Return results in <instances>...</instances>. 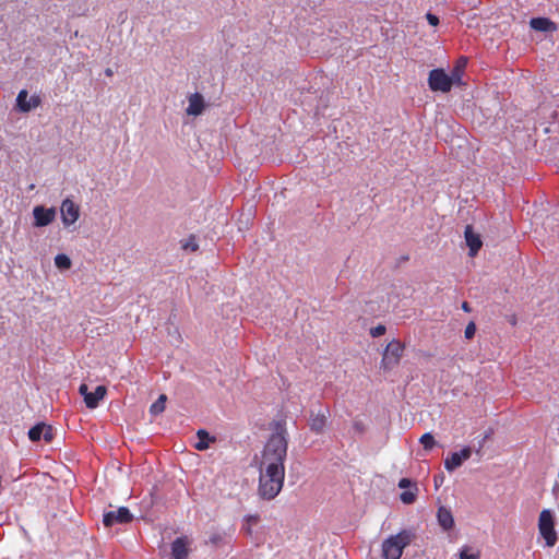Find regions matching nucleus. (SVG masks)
Wrapping results in <instances>:
<instances>
[{
    "label": "nucleus",
    "instance_id": "a211bd4d",
    "mask_svg": "<svg viewBox=\"0 0 559 559\" xmlns=\"http://www.w3.org/2000/svg\"><path fill=\"white\" fill-rule=\"evenodd\" d=\"M197 436L199 438V442L195 444V449L199 451H204L209 449L210 442L215 441L214 437H210V435L202 429L197 432Z\"/></svg>",
    "mask_w": 559,
    "mask_h": 559
},
{
    "label": "nucleus",
    "instance_id": "e433bc0d",
    "mask_svg": "<svg viewBox=\"0 0 559 559\" xmlns=\"http://www.w3.org/2000/svg\"><path fill=\"white\" fill-rule=\"evenodd\" d=\"M440 480H443V477H440V479H437L436 483H435V486L438 487V483H440Z\"/></svg>",
    "mask_w": 559,
    "mask_h": 559
},
{
    "label": "nucleus",
    "instance_id": "f704fd0d",
    "mask_svg": "<svg viewBox=\"0 0 559 559\" xmlns=\"http://www.w3.org/2000/svg\"><path fill=\"white\" fill-rule=\"evenodd\" d=\"M462 309H463L464 311H466V312H469V311H471V308H469V305H468V302H467V301H464V302L462 304Z\"/></svg>",
    "mask_w": 559,
    "mask_h": 559
},
{
    "label": "nucleus",
    "instance_id": "20e7f679",
    "mask_svg": "<svg viewBox=\"0 0 559 559\" xmlns=\"http://www.w3.org/2000/svg\"><path fill=\"white\" fill-rule=\"evenodd\" d=\"M538 530L548 547L556 545L558 536L555 531V519L550 510H543L540 512L538 519Z\"/></svg>",
    "mask_w": 559,
    "mask_h": 559
},
{
    "label": "nucleus",
    "instance_id": "a19ab883",
    "mask_svg": "<svg viewBox=\"0 0 559 559\" xmlns=\"http://www.w3.org/2000/svg\"><path fill=\"white\" fill-rule=\"evenodd\" d=\"M212 542H213V543H216V542H217V538H216V537H213V538H212Z\"/></svg>",
    "mask_w": 559,
    "mask_h": 559
},
{
    "label": "nucleus",
    "instance_id": "f3484780",
    "mask_svg": "<svg viewBox=\"0 0 559 559\" xmlns=\"http://www.w3.org/2000/svg\"><path fill=\"white\" fill-rule=\"evenodd\" d=\"M467 64V59L464 57H461L457 61L453 70L451 71V74L449 75L451 78V81L453 84H461L462 83V75L465 70V67Z\"/></svg>",
    "mask_w": 559,
    "mask_h": 559
},
{
    "label": "nucleus",
    "instance_id": "412c9836",
    "mask_svg": "<svg viewBox=\"0 0 559 559\" xmlns=\"http://www.w3.org/2000/svg\"><path fill=\"white\" fill-rule=\"evenodd\" d=\"M418 488L414 485V490L403 491L400 496L401 501L405 504H412L416 501Z\"/></svg>",
    "mask_w": 559,
    "mask_h": 559
},
{
    "label": "nucleus",
    "instance_id": "0eeeda50",
    "mask_svg": "<svg viewBox=\"0 0 559 559\" xmlns=\"http://www.w3.org/2000/svg\"><path fill=\"white\" fill-rule=\"evenodd\" d=\"M56 209L45 207L44 205H36L33 209L34 226L45 227L50 225L56 219Z\"/></svg>",
    "mask_w": 559,
    "mask_h": 559
},
{
    "label": "nucleus",
    "instance_id": "f8f14e48",
    "mask_svg": "<svg viewBox=\"0 0 559 559\" xmlns=\"http://www.w3.org/2000/svg\"><path fill=\"white\" fill-rule=\"evenodd\" d=\"M328 424V413L324 414H314L313 412L310 413L309 417V427L310 430L313 431L317 435L323 433L325 427Z\"/></svg>",
    "mask_w": 559,
    "mask_h": 559
},
{
    "label": "nucleus",
    "instance_id": "473e14b6",
    "mask_svg": "<svg viewBox=\"0 0 559 559\" xmlns=\"http://www.w3.org/2000/svg\"><path fill=\"white\" fill-rule=\"evenodd\" d=\"M79 393L83 395V397L85 399V396L88 395L91 392L87 391V385L83 383L79 388Z\"/></svg>",
    "mask_w": 559,
    "mask_h": 559
},
{
    "label": "nucleus",
    "instance_id": "4468645a",
    "mask_svg": "<svg viewBox=\"0 0 559 559\" xmlns=\"http://www.w3.org/2000/svg\"><path fill=\"white\" fill-rule=\"evenodd\" d=\"M437 519L439 525L445 531H449L454 526V519L452 512L450 511V509L445 507H440L438 509Z\"/></svg>",
    "mask_w": 559,
    "mask_h": 559
},
{
    "label": "nucleus",
    "instance_id": "5701e85b",
    "mask_svg": "<svg viewBox=\"0 0 559 559\" xmlns=\"http://www.w3.org/2000/svg\"><path fill=\"white\" fill-rule=\"evenodd\" d=\"M45 430V424L44 423H40V424H37L36 426H34L29 431H28V437L32 441H38L40 440L41 438V435Z\"/></svg>",
    "mask_w": 559,
    "mask_h": 559
},
{
    "label": "nucleus",
    "instance_id": "bb28decb",
    "mask_svg": "<svg viewBox=\"0 0 559 559\" xmlns=\"http://www.w3.org/2000/svg\"><path fill=\"white\" fill-rule=\"evenodd\" d=\"M475 333H476V324L474 322H469L465 328V332H464L465 338L472 340L474 337Z\"/></svg>",
    "mask_w": 559,
    "mask_h": 559
},
{
    "label": "nucleus",
    "instance_id": "39448f33",
    "mask_svg": "<svg viewBox=\"0 0 559 559\" xmlns=\"http://www.w3.org/2000/svg\"><path fill=\"white\" fill-rule=\"evenodd\" d=\"M428 84L432 91L442 93L450 92L453 85L451 78L442 69H433L430 71Z\"/></svg>",
    "mask_w": 559,
    "mask_h": 559
},
{
    "label": "nucleus",
    "instance_id": "6ab92c4d",
    "mask_svg": "<svg viewBox=\"0 0 559 559\" xmlns=\"http://www.w3.org/2000/svg\"><path fill=\"white\" fill-rule=\"evenodd\" d=\"M463 461L460 459L459 453L454 452L444 461V466L449 472H453L462 465Z\"/></svg>",
    "mask_w": 559,
    "mask_h": 559
},
{
    "label": "nucleus",
    "instance_id": "7c9ffc66",
    "mask_svg": "<svg viewBox=\"0 0 559 559\" xmlns=\"http://www.w3.org/2000/svg\"><path fill=\"white\" fill-rule=\"evenodd\" d=\"M414 485L415 484H413V481L411 479H408V478H402L399 481V487L402 488V489L414 487Z\"/></svg>",
    "mask_w": 559,
    "mask_h": 559
},
{
    "label": "nucleus",
    "instance_id": "aec40b11",
    "mask_svg": "<svg viewBox=\"0 0 559 559\" xmlns=\"http://www.w3.org/2000/svg\"><path fill=\"white\" fill-rule=\"evenodd\" d=\"M166 401L167 396L165 394L159 395L157 401L153 403L150 408L151 414L155 416L163 413L165 411Z\"/></svg>",
    "mask_w": 559,
    "mask_h": 559
},
{
    "label": "nucleus",
    "instance_id": "dca6fc26",
    "mask_svg": "<svg viewBox=\"0 0 559 559\" xmlns=\"http://www.w3.org/2000/svg\"><path fill=\"white\" fill-rule=\"evenodd\" d=\"M106 393H107L106 386L98 385L95 389V392L90 393L88 395L85 396L84 402H85L86 407H88V408L97 407L99 401H102L105 397Z\"/></svg>",
    "mask_w": 559,
    "mask_h": 559
},
{
    "label": "nucleus",
    "instance_id": "1a4fd4ad",
    "mask_svg": "<svg viewBox=\"0 0 559 559\" xmlns=\"http://www.w3.org/2000/svg\"><path fill=\"white\" fill-rule=\"evenodd\" d=\"M41 99L38 95H33L28 98V93L26 90L20 91L16 97V107L22 112H28L32 109L40 106Z\"/></svg>",
    "mask_w": 559,
    "mask_h": 559
},
{
    "label": "nucleus",
    "instance_id": "9d476101",
    "mask_svg": "<svg viewBox=\"0 0 559 559\" xmlns=\"http://www.w3.org/2000/svg\"><path fill=\"white\" fill-rule=\"evenodd\" d=\"M466 245L469 248V255L475 257L483 246L480 236L474 233L473 227L467 225L464 231Z\"/></svg>",
    "mask_w": 559,
    "mask_h": 559
},
{
    "label": "nucleus",
    "instance_id": "2eb2a0df",
    "mask_svg": "<svg viewBox=\"0 0 559 559\" xmlns=\"http://www.w3.org/2000/svg\"><path fill=\"white\" fill-rule=\"evenodd\" d=\"M530 25L533 29L539 32H555L557 29V25L547 17H534Z\"/></svg>",
    "mask_w": 559,
    "mask_h": 559
},
{
    "label": "nucleus",
    "instance_id": "ddd939ff",
    "mask_svg": "<svg viewBox=\"0 0 559 559\" xmlns=\"http://www.w3.org/2000/svg\"><path fill=\"white\" fill-rule=\"evenodd\" d=\"M204 106L203 96L199 93H194L189 96V106L186 111L190 116H199L202 114Z\"/></svg>",
    "mask_w": 559,
    "mask_h": 559
},
{
    "label": "nucleus",
    "instance_id": "c85d7f7f",
    "mask_svg": "<svg viewBox=\"0 0 559 559\" xmlns=\"http://www.w3.org/2000/svg\"><path fill=\"white\" fill-rule=\"evenodd\" d=\"M41 436L46 442H50L53 439L52 427L45 424V430Z\"/></svg>",
    "mask_w": 559,
    "mask_h": 559
},
{
    "label": "nucleus",
    "instance_id": "58836bf2",
    "mask_svg": "<svg viewBox=\"0 0 559 559\" xmlns=\"http://www.w3.org/2000/svg\"><path fill=\"white\" fill-rule=\"evenodd\" d=\"M440 480H443V477H440V479H437L436 483H435V486L438 487V483H440Z\"/></svg>",
    "mask_w": 559,
    "mask_h": 559
},
{
    "label": "nucleus",
    "instance_id": "c9c22d12",
    "mask_svg": "<svg viewBox=\"0 0 559 559\" xmlns=\"http://www.w3.org/2000/svg\"><path fill=\"white\" fill-rule=\"evenodd\" d=\"M105 74H106L107 76H111V75H112V71H111V69H109V68H108V69H106Z\"/></svg>",
    "mask_w": 559,
    "mask_h": 559
},
{
    "label": "nucleus",
    "instance_id": "c756f323",
    "mask_svg": "<svg viewBox=\"0 0 559 559\" xmlns=\"http://www.w3.org/2000/svg\"><path fill=\"white\" fill-rule=\"evenodd\" d=\"M460 455V459L464 462L468 460L472 455V450L468 447L463 448L460 452H457Z\"/></svg>",
    "mask_w": 559,
    "mask_h": 559
},
{
    "label": "nucleus",
    "instance_id": "72a5a7b5",
    "mask_svg": "<svg viewBox=\"0 0 559 559\" xmlns=\"http://www.w3.org/2000/svg\"><path fill=\"white\" fill-rule=\"evenodd\" d=\"M259 520H260L259 515H249L247 518V522L249 524H257L259 522Z\"/></svg>",
    "mask_w": 559,
    "mask_h": 559
},
{
    "label": "nucleus",
    "instance_id": "9b49d317",
    "mask_svg": "<svg viewBox=\"0 0 559 559\" xmlns=\"http://www.w3.org/2000/svg\"><path fill=\"white\" fill-rule=\"evenodd\" d=\"M190 542L187 537H178L171 545V556L174 559H188Z\"/></svg>",
    "mask_w": 559,
    "mask_h": 559
},
{
    "label": "nucleus",
    "instance_id": "cd10ccee",
    "mask_svg": "<svg viewBox=\"0 0 559 559\" xmlns=\"http://www.w3.org/2000/svg\"><path fill=\"white\" fill-rule=\"evenodd\" d=\"M385 331H386L385 326L382 324H379V325L370 329V335L372 337H379V336L383 335L385 333Z\"/></svg>",
    "mask_w": 559,
    "mask_h": 559
},
{
    "label": "nucleus",
    "instance_id": "ea45409f",
    "mask_svg": "<svg viewBox=\"0 0 559 559\" xmlns=\"http://www.w3.org/2000/svg\"><path fill=\"white\" fill-rule=\"evenodd\" d=\"M246 531H247V533H248V534H251V528H250V526H249V527H247V530H246Z\"/></svg>",
    "mask_w": 559,
    "mask_h": 559
},
{
    "label": "nucleus",
    "instance_id": "b1692460",
    "mask_svg": "<svg viewBox=\"0 0 559 559\" xmlns=\"http://www.w3.org/2000/svg\"><path fill=\"white\" fill-rule=\"evenodd\" d=\"M181 247L185 250H190L192 252L197 251L199 249V245L195 236H190L187 240L182 241Z\"/></svg>",
    "mask_w": 559,
    "mask_h": 559
},
{
    "label": "nucleus",
    "instance_id": "f03ea898",
    "mask_svg": "<svg viewBox=\"0 0 559 559\" xmlns=\"http://www.w3.org/2000/svg\"><path fill=\"white\" fill-rule=\"evenodd\" d=\"M414 538L415 534L412 531L404 530L384 539L382 543V558L400 559L404 548L407 547Z\"/></svg>",
    "mask_w": 559,
    "mask_h": 559
},
{
    "label": "nucleus",
    "instance_id": "6e6552de",
    "mask_svg": "<svg viewBox=\"0 0 559 559\" xmlns=\"http://www.w3.org/2000/svg\"><path fill=\"white\" fill-rule=\"evenodd\" d=\"M133 515L128 508L121 507L117 511H110L104 514L103 523L106 527H110L117 523L126 524L131 522Z\"/></svg>",
    "mask_w": 559,
    "mask_h": 559
},
{
    "label": "nucleus",
    "instance_id": "2f4dec72",
    "mask_svg": "<svg viewBox=\"0 0 559 559\" xmlns=\"http://www.w3.org/2000/svg\"><path fill=\"white\" fill-rule=\"evenodd\" d=\"M427 20H428L429 24L432 26H437L439 24V19L435 14L428 13Z\"/></svg>",
    "mask_w": 559,
    "mask_h": 559
},
{
    "label": "nucleus",
    "instance_id": "4be33fe9",
    "mask_svg": "<svg viewBox=\"0 0 559 559\" xmlns=\"http://www.w3.org/2000/svg\"><path fill=\"white\" fill-rule=\"evenodd\" d=\"M55 264L59 270H69L72 265V262L68 255L58 254L55 258Z\"/></svg>",
    "mask_w": 559,
    "mask_h": 559
},
{
    "label": "nucleus",
    "instance_id": "f257e3e1",
    "mask_svg": "<svg viewBox=\"0 0 559 559\" xmlns=\"http://www.w3.org/2000/svg\"><path fill=\"white\" fill-rule=\"evenodd\" d=\"M287 439L285 430L273 433L267 440L259 462L258 496L265 501L275 499L283 489Z\"/></svg>",
    "mask_w": 559,
    "mask_h": 559
},
{
    "label": "nucleus",
    "instance_id": "423d86ee",
    "mask_svg": "<svg viewBox=\"0 0 559 559\" xmlns=\"http://www.w3.org/2000/svg\"><path fill=\"white\" fill-rule=\"evenodd\" d=\"M60 213L63 225L68 227L79 219L80 206L71 199L67 198L61 203Z\"/></svg>",
    "mask_w": 559,
    "mask_h": 559
},
{
    "label": "nucleus",
    "instance_id": "393cba45",
    "mask_svg": "<svg viewBox=\"0 0 559 559\" xmlns=\"http://www.w3.org/2000/svg\"><path fill=\"white\" fill-rule=\"evenodd\" d=\"M419 441L425 450H431L436 445L435 438L431 433L423 435Z\"/></svg>",
    "mask_w": 559,
    "mask_h": 559
},
{
    "label": "nucleus",
    "instance_id": "4c0bfd02",
    "mask_svg": "<svg viewBox=\"0 0 559 559\" xmlns=\"http://www.w3.org/2000/svg\"><path fill=\"white\" fill-rule=\"evenodd\" d=\"M440 480H443V477H440V479H437L436 483H435V486L438 487V483H440Z\"/></svg>",
    "mask_w": 559,
    "mask_h": 559
},
{
    "label": "nucleus",
    "instance_id": "a878e982",
    "mask_svg": "<svg viewBox=\"0 0 559 559\" xmlns=\"http://www.w3.org/2000/svg\"><path fill=\"white\" fill-rule=\"evenodd\" d=\"M460 559H479V555L471 552L469 547H464L460 552Z\"/></svg>",
    "mask_w": 559,
    "mask_h": 559
},
{
    "label": "nucleus",
    "instance_id": "7ed1b4c3",
    "mask_svg": "<svg viewBox=\"0 0 559 559\" xmlns=\"http://www.w3.org/2000/svg\"><path fill=\"white\" fill-rule=\"evenodd\" d=\"M404 349L405 346L400 341H391L384 348L380 366L381 369L388 372L396 368L403 357Z\"/></svg>",
    "mask_w": 559,
    "mask_h": 559
}]
</instances>
